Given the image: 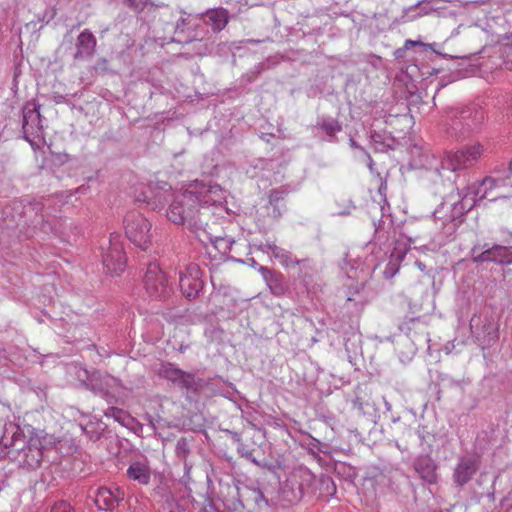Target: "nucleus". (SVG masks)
<instances>
[{"mask_svg": "<svg viewBox=\"0 0 512 512\" xmlns=\"http://www.w3.org/2000/svg\"><path fill=\"white\" fill-rule=\"evenodd\" d=\"M127 475L130 479L138 481L142 485L148 484L151 478L148 465L141 462L132 463L127 469Z\"/></svg>", "mask_w": 512, "mask_h": 512, "instance_id": "13", "label": "nucleus"}, {"mask_svg": "<svg viewBox=\"0 0 512 512\" xmlns=\"http://www.w3.org/2000/svg\"><path fill=\"white\" fill-rule=\"evenodd\" d=\"M216 191L214 187L202 186L199 190L194 187L178 194L167 210L168 219L178 225L186 224L201 241H204L202 236L210 240L207 231L211 218L209 205L215 202L212 194Z\"/></svg>", "mask_w": 512, "mask_h": 512, "instance_id": "1", "label": "nucleus"}, {"mask_svg": "<svg viewBox=\"0 0 512 512\" xmlns=\"http://www.w3.org/2000/svg\"><path fill=\"white\" fill-rule=\"evenodd\" d=\"M509 168H510V171L512 173V161L510 162V167Z\"/></svg>", "mask_w": 512, "mask_h": 512, "instance_id": "23", "label": "nucleus"}, {"mask_svg": "<svg viewBox=\"0 0 512 512\" xmlns=\"http://www.w3.org/2000/svg\"><path fill=\"white\" fill-rule=\"evenodd\" d=\"M200 274L199 266L194 263L187 265L185 269L180 272L179 287L186 298L194 299L201 291L203 283Z\"/></svg>", "mask_w": 512, "mask_h": 512, "instance_id": "7", "label": "nucleus"}, {"mask_svg": "<svg viewBox=\"0 0 512 512\" xmlns=\"http://www.w3.org/2000/svg\"><path fill=\"white\" fill-rule=\"evenodd\" d=\"M143 283L145 291L151 299L163 300L172 292L165 272L156 263L148 265Z\"/></svg>", "mask_w": 512, "mask_h": 512, "instance_id": "5", "label": "nucleus"}, {"mask_svg": "<svg viewBox=\"0 0 512 512\" xmlns=\"http://www.w3.org/2000/svg\"><path fill=\"white\" fill-rule=\"evenodd\" d=\"M103 265L111 275H120L126 267L127 258L119 236H111L109 246L102 256Z\"/></svg>", "mask_w": 512, "mask_h": 512, "instance_id": "6", "label": "nucleus"}, {"mask_svg": "<svg viewBox=\"0 0 512 512\" xmlns=\"http://www.w3.org/2000/svg\"><path fill=\"white\" fill-rule=\"evenodd\" d=\"M205 22L213 31H221L228 23V11L225 8H214L206 11Z\"/></svg>", "mask_w": 512, "mask_h": 512, "instance_id": "11", "label": "nucleus"}, {"mask_svg": "<svg viewBox=\"0 0 512 512\" xmlns=\"http://www.w3.org/2000/svg\"><path fill=\"white\" fill-rule=\"evenodd\" d=\"M152 224L139 211H130L124 218L126 237L137 247L147 250L152 244Z\"/></svg>", "mask_w": 512, "mask_h": 512, "instance_id": "3", "label": "nucleus"}, {"mask_svg": "<svg viewBox=\"0 0 512 512\" xmlns=\"http://www.w3.org/2000/svg\"><path fill=\"white\" fill-rule=\"evenodd\" d=\"M126 3L135 10L141 9L144 4L142 1L138 2L137 0H126Z\"/></svg>", "mask_w": 512, "mask_h": 512, "instance_id": "19", "label": "nucleus"}, {"mask_svg": "<svg viewBox=\"0 0 512 512\" xmlns=\"http://www.w3.org/2000/svg\"><path fill=\"white\" fill-rule=\"evenodd\" d=\"M76 57L92 56L96 47V39L94 35L84 30L79 36L77 41Z\"/></svg>", "mask_w": 512, "mask_h": 512, "instance_id": "12", "label": "nucleus"}, {"mask_svg": "<svg viewBox=\"0 0 512 512\" xmlns=\"http://www.w3.org/2000/svg\"><path fill=\"white\" fill-rule=\"evenodd\" d=\"M118 495H115L110 489L101 487L98 489L95 496V504L96 506L104 511L112 510L116 507L118 501L120 500L119 490H117Z\"/></svg>", "mask_w": 512, "mask_h": 512, "instance_id": "10", "label": "nucleus"}, {"mask_svg": "<svg viewBox=\"0 0 512 512\" xmlns=\"http://www.w3.org/2000/svg\"><path fill=\"white\" fill-rule=\"evenodd\" d=\"M481 185L485 186L486 188L492 189L496 187L497 181L491 177H487L483 179Z\"/></svg>", "mask_w": 512, "mask_h": 512, "instance_id": "17", "label": "nucleus"}, {"mask_svg": "<svg viewBox=\"0 0 512 512\" xmlns=\"http://www.w3.org/2000/svg\"><path fill=\"white\" fill-rule=\"evenodd\" d=\"M183 370H180L178 368H175L173 366H167L163 370V375L168 380L178 383L179 379L181 378Z\"/></svg>", "mask_w": 512, "mask_h": 512, "instance_id": "14", "label": "nucleus"}, {"mask_svg": "<svg viewBox=\"0 0 512 512\" xmlns=\"http://www.w3.org/2000/svg\"><path fill=\"white\" fill-rule=\"evenodd\" d=\"M425 44L421 41H416V40H406L405 43H404V48L405 49H409L410 47H414V46H424Z\"/></svg>", "mask_w": 512, "mask_h": 512, "instance_id": "18", "label": "nucleus"}, {"mask_svg": "<svg viewBox=\"0 0 512 512\" xmlns=\"http://www.w3.org/2000/svg\"><path fill=\"white\" fill-rule=\"evenodd\" d=\"M484 152L485 148L480 143L467 144L457 151L446 152L441 161L442 168L450 171L468 168L473 166Z\"/></svg>", "mask_w": 512, "mask_h": 512, "instance_id": "4", "label": "nucleus"}, {"mask_svg": "<svg viewBox=\"0 0 512 512\" xmlns=\"http://www.w3.org/2000/svg\"><path fill=\"white\" fill-rule=\"evenodd\" d=\"M429 482H434L436 479V476L434 474L433 469L429 472V475L424 476Z\"/></svg>", "mask_w": 512, "mask_h": 512, "instance_id": "20", "label": "nucleus"}, {"mask_svg": "<svg viewBox=\"0 0 512 512\" xmlns=\"http://www.w3.org/2000/svg\"><path fill=\"white\" fill-rule=\"evenodd\" d=\"M301 473H303L302 470H294L292 473H291V479H294L296 477H298Z\"/></svg>", "mask_w": 512, "mask_h": 512, "instance_id": "21", "label": "nucleus"}, {"mask_svg": "<svg viewBox=\"0 0 512 512\" xmlns=\"http://www.w3.org/2000/svg\"><path fill=\"white\" fill-rule=\"evenodd\" d=\"M478 467L474 459H462L454 471V481L462 486L473 477Z\"/></svg>", "mask_w": 512, "mask_h": 512, "instance_id": "9", "label": "nucleus"}, {"mask_svg": "<svg viewBox=\"0 0 512 512\" xmlns=\"http://www.w3.org/2000/svg\"><path fill=\"white\" fill-rule=\"evenodd\" d=\"M10 459L18 461L28 468H36L42 461V436L40 432L27 425L15 426L11 437L4 435L1 440Z\"/></svg>", "mask_w": 512, "mask_h": 512, "instance_id": "2", "label": "nucleus"}, {"mask_svg": "<svg viewBox=\"0 0 512 512\" xmlns=\"http://www.w3.org/2000/svg\"><path fill=\"white\" fill-rule=\"evenodd\" d=\"M474 262H498L510 265L512 264V247L494 245L475 257Z\"/></svg>", "mask_w": 512, "mask_h": 512, "instance_id": "8", "label": "nucleus"}, {"mask_svg": "<svg viewBox=\"0 0 512 512\" xmlns=\"http://www.w3.org/2000/svg\"><path fill=\"white\" fill-rule=\"evenodd\" d=\"M178 384L187 389L192 388L195 384L194 375L189 374L185 371L182 372L181 378L178 381Z\"/></svg>", "mask_w": 512, "mask_h": 512, "instance_id": "15", "label": "nucleus"}, {"mask_svg": "<svg viewBox=\"0 0 512 512\" xmlns=\"http://www.w3.org/2000/svg\"><path fill=\"white\" fill-rule=\"evenodd\" d=\"M51 512H74V509L67 502L60 501L52 507Z\"/></svg>", "mask_w": 512, "mask_h": 512, "instance_id": "16", "label": "nucleus"}, {"mask_svg": "<svg viewBox=\"0 0 512 512\" xmlns=\"http://www.w3.org/2000/svg\"><path fill=\"white\" fill-rule=\"evenodd\" d=\"M487 197V192H485L481 198H486Z\"/></svg>", "mask_w": 512, "mask_h": 512, "instance_id": "22", "label": "nucleus"}]
</instances>
